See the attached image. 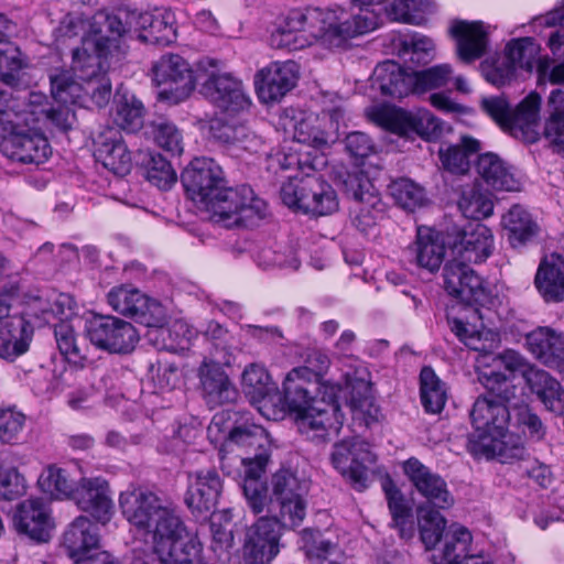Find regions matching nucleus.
I'll return each instance as SVG.
<instances>
[{"mask_svg": "<svg viewBox=\"0 0 564 564\" xmlns=\"http://www.w3.org/2000/svg\"><path fill=\"white\" fill-rule=\"evenodd\" d=\"M133 19L135 13L122 8L97 11L82 46L73 50L72 68L78 80L68 70L51 75L52 98L82 107L88 101L98 108L105 107L111 97L108 58L120 51L121 40L130 32Z\"/></svg>", "mask_w": 564, "mask_h": 564, "instance_id": "f257e3e1", "label": "nucleus"}, {"mask_svg": "<svg viewBox=\"0 0 564 564\" xmlns=\"http://www.w3.org/2000/svg\"><path fill=\"white\" fill-rule=\"evenodd\" d=\"M121 513L131 528L151 536V549H134L130 564H207L203 546L175 508L155 492L137 488L119 496Z\"/></svg>", "mask_w": 564, "mask_h": 564, "instance_id": "f03ea898", "label": "nucleus"}, {"mask_svg": "<svg viewBox=\"0 0 564 564\" xmlns=\"http://www.w3.org/2000/svg\"><path fill=\"white\" fill-rule=\"evenodd\" d=\"M329 365L328 356L314 349L307 354L304 366L288 372L282 384L284 410L302 432H312V438L322 442L327 440L329 432H337L343 424L339 403L336 400L316 399L308 389L310 384H321Z\"/></svg>", "mask_w": 564, "mask_h": 564, "instance_id": "7ed1b4c3", "label": "nucleus"}, {"mask_svg": "<svg viewBox=\"0 0 564 564\" xmlns=\"http://www.w3.org/2000/svg\"><path fill=\"white\" fill-rule=\"evenodd\" d=\"M509 401L478 395L469 412L474 431L467 436V452L475 458L498 459L512 464L524 459L527 449L522 438L509 432L513 422Z\"/></svg>", "mask_w": 564, "mask_h": 564, "instance_id": "20e7f679", "label": "nucleus"}, {"mask_svg": "<svg viewBox=\"0 0 564 564\" xmlns=\"http://www.w3.org/2000/svg\"><path fill=\"white\" fill-rule=\"evenodd\" d=\"M326 164L324 155L306 152L296 156L302 176L289 177L280 189L282 203L293 210L314 217L330 215L338 209L337 193L317 171Z\"/></svg>", "mask_w": 564, "mask_h": 564, "instance_id": "39448f33", "label": "nucleus"}, {"mask_svg": "<svg viewBox=\"0 0 564 564\" xmlns=\"http://www.w3.org/2000/svg\"><path fill=\"white\" fill-rule=\"evenodd\" d=\"M23 104L12 98V94L0 90V123L4 124V134L0 143L1 152L12 161L23 164H42L47 161L52 149L47 138L39 131L21 128Z\"/></svg>", "mask_w": 564, "mask_h": 564, "instance_id": "423d86ee", "label": "nucleus"}, {"mask_svg": "<svg viewBox=\"0 0 564 564\" xmlns=\"http://www.w3.org/2000/svg\"><path fill=\"white\" fill-rule=\"evenodd\" d=\"M216 223L226 228L257 226L267 217L268 204L250 185L228 187L224 184L205 204Z\"/></svg>", "mask_w": 564, "mask_h": 564, "instance_id": "0eeeda50", "label": "nucleus"}, {"mask_svg": "<svg viewBox=\"0 0 564 564\" xmlns=\"http://www.w3.org/2000/svg\"><path fill=\"white\" fill-rule=\"evenodd\" d=\"M480 107L505 133L528 144L539 141L540 134L536 128L541 97L536 91L528 94L516 108H512L503 96L484 98Z\"/></svg>", "mask_w": 564, "mask_h": 564, "instance_id": "6e6552de", "label": "nucleus"}, {"mask_svg": "<svg viewBox=\"0 0 564 564\" xmlns=\"http://www.w3.org/2000/svg\"><path fill=\"white\" fill-rule=\"evenodd\" d=\"M224 66L223 61L208 56L197 62L198 69L207 76L202 84V94L220 115L232 118L242 116L249 111L251 99L239 78L231 73L220 72Z\"/></svg>", "mask_w": 564, "mask_h": 564, "instance_id": "1a4fd4ad", "label": "nucleus"}, {"mask_svg": "<svg viewBox=\"0 0 564 564\" xmlns=\"http://www.w3.org/2000/svg\"><path fill=\"white\" fill-rule=\"evenodd\" d=\"M272 495L268 512L279 516L289 528H297L306 516L308 486L305 479L288 468H280L271 478Z\"/></svg>", "mask_w": 564, "mask_h": 564, "instance_id": "9d476101", "label": "nucleus"}, {"mask_svg": "<svg viewBox=\"0 0 564 564\" xmlns=\"http://www.w3.org/2000/svg\"><path fill=\"white\" fill-rule=\"evenodd\" d=\"M442 276L445 292L476 312L495 304L488 283L469 264L452 259L445 263Z\"/></svg>", "mask_w": 564, "mask_h": 564, "instance_id": "9b49d317", "label": "nucleus"}, {"mask_svg": "<svg viewBox=\"0 0 564 564\" xmlns=\"http://www.w3.org/2000/svg\"><path fill=\"white\" fill-rule=\"evenodd\" d=\"M153 83L159 88V99L180 104L191 96L196 87V77L188 62L174 53L163 54L152 66Z\"/></svg>", "mask_w": 564, "mask_h": 564, "instance_id": "f8f14e48", "label": "nucleus"}, {"mask_svg": "<svg viewBox=\"0 0 564 564\" xmlns=\"http://www.w3.org/2000/svg\"><path fill=\"white\" fill-rule=\"evenodd\" d=\"M86 337L96 348L128 355L139 343V333L129 322L112 315L94 314L85 323Z\"/></svg>", "mask_w": 564, "mask_h": 564, "instance_id": "ddd939ff", "label": "nucleus"}, {"mask_svg": "<svg viewBox=\"0 0 564 564\" xmlns=\"http://www.w3.org/2000/svg\"><path fill=\"white\" fill-rule=\"evenodd\" d=\"M283 529H290L281 517L269 513L247 528L242 545L246 564H270L280 552Z\"/></svg>", "mask_w": 564, "mask_h": 564, "instance_id": "4468645a", "label": "nucleus"}, {"mask_svg": "<svg viewBox=\"0 0 564 564\" xmlns=\"http://www.w3.org/2000/svg\"><path fill=\"white\" fill-rule=\"evenodd\" d=\"M330 460L333 467L356 491L362 492L369 487L367 464L375 463L376 456L367 442L343 440L336 443Z\"/></svg>", "mask_w": 564, "mask_h": 564, "instance_id": "2eb2a0df", "label": "nucleus"}, {"mask_svg": "<svg viewBox=\"0 0 564 564\" xmlns=\"http://www.w3.org/2000/svg\"><path fill=\"white\" fill-rule=\"evenodd\" d=\"M181 182L187 197L205 204L226 184L223 169L212 158H195L181 173Z\"/></svg>", "mask_w": 564, "mask_h": 564, "instance_id": "dca6fc26", "label": "nucleus"}, {"mask_svg": "<svg viewBox=\"0 0 564 564\" xmlns=\"http://www.w3.org/2000/svg\"><path fill=\"white\" fill-rule=\"evenodd\" d=\"M97 523L106 525L113 516V501L109 482L101 476L82 477L70 499Z\"/></svg>", "mask_w": 564, "mask_h": 564, "instance_id": "f3484780", "label": "nucleus"}, {"mask_svg": "<svg viewBox=\"0 0 564 564\" xmlns=\"http://www.w3.org/2000/svg\"><path fill=\"white\" fill-rule=\"evenodd\" d=\"M224 484L215 468L200 469L189 476L185 503L196 518L207 519L215 513Z\"/></svg>", "mask_w": 564, "mask_h": 564, "instance_id": "a211bd4d", "label": "nucleus"}, {"mask_svg": "<svg viewBox=\"0 0 564 564\" xmlns=\"http://www.w3.org/2000/svg\"><path fill=\"white\" fill-rule=\"evenodd\" d=\"M403 473L417 494L423 497L429 507L448 509L454 503V498L448 490L446 480L419 458L410 457L403 463Z\"/></svg>", "mask_w": 564, "mask_h": 564, "instance_id": "6ab92c4d", "label": "nucleus"}, {"mask_svg": "<svg viewBox=\"0 0 564 564\" xmlns=\"http://www.w3.org/2000/svg\"><path fill=\"white\" fill-rule=\"evenodd\" d=\"M346 194L359 206L351 217L354 226L364 234L373 228L384 215V205L378 194L369 192V180L362 174H348L344 181Z\"/></svg>", "mask_w": 564, "mask_h": 564, "instance_id": "aec40b11", "label": "nucleus"}, {"mask_svg": "<svg viewBox=\"0 0 564 564\" xmlns=\"http://www.w3.org/2000/svg\"><path fill=\"white\" fill-rule=\"evenodd\" d=\"M97 522L86 516L75 518L63 534V545L74 564H99L101 557H94L93 551L100 546V534Z\"/></svg>", "mask_w": 564, "mask_h": 564, "instance_id": "412c9836", "label": "nucleus"}, {"mask_svg": "<svg viewBox=\"0 0 564 564\" xmlns=\"http://www.w3.org/2000/svg\"><path fill=\"white\" fill-rule=\"evenodd\" d=\"M299 69L294 61L273 62L260 69L254 78L259 99L264 104L280 101L296 86Z\"/></svg>", "mask_w": 564, "mask_h": 564, "instance_id": "4be33fe9", "label": "nucleus"}, {"mask_svg": "<svg viewBox=\"0 0 564 564\" xmlns=\"http://www.w3.org/2000/svg\"><path fill=\"white\" fill-rule=\"evenodd\" d=\"M107 302L118 314L144 326H156L159 322L154 312L160 310V304L130 285L113 286L107 294Z\"/></svg>", "mask_w": 564, "mask_h": 564, "instance_id": "5701e85b", "label": "nucleus"}, {"mask_svg": "<svg viewBox=\"0 0 564 564\" xmlns=\"http://www.w3.org/2000/svg\"><path fill=\"white\" fill-rule=\"evenodd\" d=\"M94 155L105 169L118 176H126L132 169V153L119 130L107 128L94 141Z\"/></svg>", "mask_w": 564, "mask_h": 564, "instance_id": "b1692460", "label": "nucleus"}, {"mask_svg": "<svg viewBox=\"0 0 564 564\" xmlns=\"http://www.w3.org/2000/svg\"><path fill=\"white\" fill-rule=\"evenodd\" d=\"M13 524L20 534L36 542H46L54 528L47 505L42 498H30L20 502L13 514Z\"/></svg>", "mask_w": 564, "mask_h": 564, "instance_id": "393cba45", "label": "nucleus"}, {"mask_svg": "<svg viewBox=\"0 0 564 564\" xmlns=\"http://www.w3.org/2000/svg\"><path fill=\"white\" fill-rule=\"evenodd\" d=\"M525 347L544 366L564 372V334L539 326L525 335Z\"/></svg>", "mask_w": 564, "mask_h": 564, "instance_id": "a878e982", "label": "nucleus"}, {"mask_svg": "<svg viewBox=\"0 0 564 564\" xmlns=\"http://www.w3.org/2000/svg\"><path fill=\"white\" fill-rule=\"evenodd\" d=\"M365 32L366 29L360 23V17L341 7L327 9L322 18L321 37L332 47H341L348 40Z\"/></svg>", "mask_w": 564, "mask_h": 564, "instance_id": "bb28decb", "label": "nucleus"}, {"mask_svg": "<svg viewBox=\"0 0 564 564\" xmlns=\"http://www.w3.org/2000/svg\"><path fill=\"white\" fill-rule=\"evenodd\" d=\"M203 398L209 409L234 403L239 392L223 367L215 361H204L199 368Z\"/></svg>", "mask_w": 564, "mask_h": 564, "instance_id": "cd10ccee", "label": "nucleus"}, {"mask_svg": "<svg viewBox=\"0 0 564 564\" xmlns=\"http://www.w3.org/2000/svg\"><path fill=\"white\" fill-rule=\"evenodd\" d=\"M494 237L490 229L482 225H469L464 227L458 235V241L454 243V259L467 264L485 262L492 253Z\"/></svg>", "mask_w": 564, "mask_h": 564, "instance_id": "c85d7f7f", "label": "nucleus"}, {"mask_svg": "<svg viewBox=\"0 0 564 564\" xmlns=\"http://www.w3.org/2000/svg\"><path fill=\"white\" fill-rule=\"evenodd\" d=\"M457 44V55L466 64L481 58L488 47V33L481 21L457 20L451 26Z\"/></svg>", "mask_w": 564, "mask_h": 564, "instance_id": "c756f323", "label": "nucleus"}, {"mask_svg": "<svg viewBox=\"0 0 564 564\" xmlns=\"http://www.w3.org/2000/svg\"><path fill=\"white\" fill-rule=\"evenodd\" d=\"M33 326L23 315L0 319V357L8 360L24 355L33 338Z\"/></svg>", "mask_w": 564, "mask_h": 564, "instance_id": "7c9ffc66", "label": "nucleus"}, {"mask_svg": "<svg viewBox=\"0 0 564 564\" xmlns=\"http://www.w3.org/2000/svg\"><path fill=\"white\" fill-rule=\"evenodd\" d=\"M534 286L546 303L564 300V257L557 252L544 256L534 276Z\"/></svg>", "mask_w": 564, "mask_h": 564, "instance_id": "2f4dec72", "label": "nucleus"}, {"mask_svg": "<svg viewBox=\"0 0 564 564\" xmlns=\"http://www.w3.org/2000/svg\"><path fill=\"white\" fill-rule=\"evenodd\" d=\"M269 457L265 454L242 459L243 478L241 489L247 503L254 514H259L267 506L268 485L263 479Z\"/></svg>", "mask_w": 564, "mask_h": 564, "instance_id": "473e14b6", "label": "nucleus"}, {"mask_svg": "<svg viewBox=\"0 0 564 564\" xmlns=\"http://www.w3.org/2000/svg\"><path fill=\"white\" fill-rule=\"evenodd\" d=\"M381 489L391 516V527L399 531L402 539L411 538L413 531L412 505L389 474L381 479Z\"/></svg>", "mask_w": 564, "mask_h": 564, "instance_id": "72a5a7b5", "label": "nucleus"}, {"mask_svg": "<svg viewBox=\"0 0 564 564\" xmlns=\"http://www.w3.org/2000/svg\"><path fill=\"white\" fill-rule=\"evenodd\" d=\"M409 251L419 268L435 273L444 261L446 247L437 231L419 227L415 241L409 247Z\"/></svg>", "mask_w": 564, "mask_h": 564, "instance_id": "f704fd0d", "label": "nucleus"}, {"mask_svg": "<svg viewBox=\"0 0 564 564\" xmlns=\"http://www.w3.org/2000/svg\"><path fill=\"white\" fill-rule=\"evenodd\" d=\"M523 379L549 411L564 414V390L554 377L533 365L524 372Z\"/></svg>", "mask_w": 564, "mask_h": 564, "instance_id": "c9c22d12", "label": "nucleus"}, {"mask_svg": "<svg viewBox=\"0 0 564 564\" xmlns=\"http://www.w3.org/2000/svg\"><path fill=\"white\" fill-rule=\"evenodd\" d=\"M410 72L398 62L384 61L379 63L371 75V86L382 96L403 98L410 95Z\"/></svg>", "mask_w": 564, "mask_h": 564, "instance_id": "e433bc0d", "label": "nucleus"}, {"mask_svg": "<svg viewBox=\"0 0 564 564\" xmlns=\"http://www.w3.org/2000/svg\"><path fill=\"white\" fill-rule=\"evenodd\" d=\"M138 25L141 29L139 39L142 42L158 46H167L176 41V22L174 13L171 11L158 14L140 13L138 15Z\"/></svg>", "mask_w": 564, "mask_h": 564, "instance_id": "4c0bfd02", "label": "nucleus"}, {"mask_svg": "<svg viewBox=\"0 0 564 564\" xmlns=\"http://www.w3.org/2000/svg\"><path fill=\"white\" fill-rule=\"evenodd\" d=\"M14 28L15 24L0 13V82L10 88L19 85V72L23 67L19 48L10 41Z\"/></svg>", "mask_w": 564, "mask_h": 564, "instance_id": "58836bf2", "label": "nucleus"}, {"mask_svg": "<svg viewBox=\"0 0 564 564\" xmlns=\"http://www.w3.org/2000/svg\"><path fill=\"white\" fill-rule=\"evenodd\" d=\"M475 170L481 180L497 191H516L519 183L508 165L497 153H478Z\"/></svg>", "mask_w": 564, "mask_h": 564, "instance_id": "ea45409f", "label": "nucleus"}, {"mask_svg": "<svg viewBox=\"0 0 564 564\" xmlns=\"http://www.w3.org/2000/svg\"><path fill=\"white\" fill-rule=\"evenodd\" d=\"M501 225L513 249H520L531 242L539 234L540 227L531 214L520 205H513L502 216Z\"/></svg>", "mask_w": 564, "mask_h": 564, "instance_id": "a19ab883", "label": "nucleus"}, {"mask_svg": "<svg viewBox=\"0 0 564 564\" xmlns=\"http://www.w3.org/2000/svg\"><path fill=\"white\" fill-rule=\"evenodd\" d=\"M481 150V142L469 134H463L459 142L441 148L438 159L443 169L453 175H466L470 170L471 158Z\"/></svg>", "mask_w": 564, "mask_h": 564, "instance_id": "79ce46f5", "label": "nucleus"}, {"mask_svg": "<svg viewBox=\"0 0 564 564\" xmlns=\"http://www.w3.org/2000/svg\"><path fill=\"white\" fill-rule=\"evenodd\" d=\"M540 46L531 36L512 39L506 45L505 55L508 62H512L514 70L517 67L532 72L536 65L540 75L546 74L550 68L547 56L538 58Z\"/></svg>", "mask_w": 564, "mask_h": 564, "instance_id": "37998d69", "label": "nucleus"}, {"mask_svg": "<svg viewBox=\"0 0 564 564\" xmlns=\"http://www.w3.org/2000/svg\"><path fill=\"white\" fill-rule=\"evenodd\" d=\"M547 112L543 137L552 152L564 158V90L551 91L547 99Z\"/></svg>", "mask_w": 564, "mask_h": 564, "instance_id": "c03bdc74", "label": "nucleus"}, {"mask_svg": "<svg viewBox=\"0 0 564 564\" xmlns=\"http://www.w3.org/2000/svg\"><path fill=\"white\" fill-rule=\"evenodd\" d=\"M420 400L427 414H440L447 401L445 383L431 366H424L420 371Z\"/></svg>", "mask_w": 564, "mask_h": 564, "instance_id": "a18cd8bd", "label": "nucleus"}, {"mask_svg": "<svg viewBox=\"0 0 564 564\" xmlns=\"http://www.w3.org/2000/svg\"><path fill=\"white\" fill-rule=\"evenodd\" d=\"M444 544L438 555H434L436 564H463L470 554L473 535L465 527H451L444 534Z\"/></svg>", "mask_w": 564, "mask_h": 564, "instance_id": "49530a36", "label": "nucleus"}, {"mask_svg": "<svg viewBox=\"0 0 564 564\" xmlns=\"http://www.w3.org/2000/svg\"><path fill=\"white\" fill-rule=\"evenodd\" d=\"M209 133L215 140L221 143L248 149L246 141L250 132L242 122L241 116L232 118L217 112V115L209 120Z\"/></svg>", "mask_w": 564, "mask_h": 564, "instance_id": "de8ad7c7", "label": "nucleus"}, {"mask_svg": "<svg viewBox=\"0 0 564 564\" xmlns=\"http://www.w3.org/2000/svg\"><path fill=\"white\" fill-rule=\"evenodd\" d=\"M349 405L355 420L364 422L366 427L378 423L381 417V409L371 394V386L359 381L351 387Z\"/></svg>", "mask_w": 564, "mask_h": 564, "instance_id": "09e8293b", "label": "nucleus"}, {"mask_svg": "<svg viewBox=\"0 0 564 564\" xmlns=\"http://www.w3.org/2000/svg\"><path fill=\"white\" fill-rule=\"evenodd\" d=\"M413 118V112L390 105H382L371 113V119L376 124L401 137L412 133Z\"/></svg>", "mask_w": 564, "mask_h": 564, "instance_id": "8fccbe9b", "label": "nucleus"}, {"mask_svg": "<svg viewBox=\"0 0 564 564\" xmlns=\"http://www.w3.org/2000/svg\"><path fill=\"white\" fill-rule=\"evenodd\" d=\"M242 388L252 403H261L276 391L268 370L258 364H251L242 373Z\"/></svg>", "mask_w": 564, "mask_h": 564, "instance_id": "3c124183", "label": "nucleus"}, {"mask_svg": "<svg viewBox=\"0 0 564 564\" xmlns=\"http://www.w3.org/2000/svg\"><path fill=\"white\" fill-rule=\"evenodd\" d=\"M144 106L133 95H122L115 100L113 121L121 129L134 133L143 127Z\"/></svg>", "mask_w": 564, "mask_h": 564, "instance_id": "603ef678", "label": "nucleus"}, {"mask_svg": "<svg viewBox=\"0 0 564 564\" xmlns=\"http://www.w3.org/2000/svg\"><path fill=\"white\" fill-rule=\"evenodd\" d=\"M388 188L395 205L404 210L415 212L427 202L424 187L409 177L392 181Z\"/></svg>", "mask_w": 564, "mask_h": 564, "instance_id": "864d4df0", "label": "nucleus"}, {"mask_svg": "<svg viewBox=\"0 0 564 564\" xmlns=\"http://www.w3.org/2000/svg\"><path fill=\"white\" fill-rule=\"evenodd\" d=\"M429 7V0H393L386 7L384 12L392 22L423 25Z\"/></svg>", "mask_w": 564, "mask_h": 564, "instance_id": "5fc2aeb1", "label": "nucleus"}, {"mask_svg": "<svg viewBox=\"0 0 564 564\" xmlns=\"http://www.w3.org/2000/svg\"><path fill=\"white\" fill-rule=\"evenodd\" d=\"M448 64L434 65L422 70L410 72V94L421 95L444 87L451 78Z\"/></svg>", "mask_w": 564, "mask_h": 564, "instance_id": "6e6d98bb", "label": "nucleus"}, {"mask_svg": "<svg viewBox=\"0 0 564 564\" xmlns=\"http://www.w3.org/2000/svg\"><path fill=\"white\" fill-rule=\"evenodd\" d=\"M37 484L52 498L70 500L77 482L69 479L65 469L50 465L40 475Z\"/></svg>", "mask_w": 564, "mask_h": 564, "instance_id": "4d7b16f0", "label": "nucleus"}, {"mask_svg": "<svg viewBox=\"0 0 564 564\" xmlns=\"http://www.w3.org/2000/svg\"><path fill=\"white\" fill-rule=\"evenodd\" d=\"M417 518L421 541L427 550H432L441 542L446 532V519L440 509L432 507H419Z\"/></svg>", "mask_w": 564, "mask_h": 564, "instance_id": "13d9d810", "label": "nucleus"}, {"mask_svg": "<svg viewBox=\"0 0 564 564\" xmlns=\"http://www.w3.org/2000/svg\"><path fill=\"white\" fill-rule=\"evenodd\" d=\"M147 181L161 191H169L177 182L176 171L161 153H149L144 163Z\"/></svg>", "mask_w": 564, "mask_h": 564, "instance_id": "bf43d9fd", "label": "nucleus"}, {"mask_svg": "<svg viewBox=\"0 0 564 564\" xmlns=\"http://www.w3.org/2000/svg\"><path fill=\"white\" fill-rule=\"evenodd\" d=\"M37 304L39 310L33 313V316L43 324H51L54 321H70L76 308L75 300L66 293H59L53 302L39 300Z\"/></svg>", "mask_w": 564, "mask_h": 564, "instance_id": "052dcab7", "label": "nucleus"}, {"mask_svg": "<svg viewBox=\"0 0 564 564\" xmlns=\"http://www.w3.org/2000/svg\"><path fill=\"white\" fill-rule=\"evenodd\" d=\"M458 208L466 218L482 220L494 213V202L478 188L463 191L458 200Z\"/></svg>", "mask_w": 564, "mask_h": 564, "instance_id": "680f3d73", "label": "nucleus"}, {"mask_svg": "<svg viewBox=\"0 0 564 564\" xmlns=\"http://www.w3.org/2000/svg\"><path fill=\"white\" fill-rule=\"evenodd\" d=\"M54 337L61 355L69 362L84 365L86 357L77 345V336L70 321L54 323Z\"/></svg>", "mask_w": 564, "mask_h": 564, "instance_id": "e2e57ef3", "label": "nucleus"}, {"mask_svg": "<svg viewBox=\"0 0 564 564\" xmlns=\"http://www.w3.org/2000/svg\"><path fill=\"white\" fill-rule=\"evenodd\" d=\"M154 141L162 150L171 156H178L183 153V134L171 121L162 120L153 124Z\"/></svg>", "mask_w": 564, "mask_h": 564, "instance_id": "0e129e2a", "label": "nucleus"}, {"mask_svg": "<svg viewBox=\"0 0 564 564\" xmlns=\"http://www.w3.org/2000/svg\"><path fill=\"white\" fill-rule=\"evenodd\" d=\"M302 540L306 556L310 560L321 561V564L330 561L329 556L338 550L337 543L323 539L319 530L304 529L302 531Z\"/></svg>", "mask_w": 564, "mask_h": 564, "instance_id": "69168bd1", "label": "nucleus"}, {"mask_svg": "<svg viewBox=\"0 0 564 564\" xmlns=\"http://www.w3.org/2000/svg\"><path fill=\"white\" fill-rule=\"evenodd\" d=\"M294 138L299 143L308 144L317 150L328 148L336 141L337 135L314 126L310 119H303L295 126Z\"/></svg>", "mask_w": 564, "mask_h": 564, "instance_id": "338daca9", "label": "nucleus"}, {"mask_svg": "<svg viewBox=\"0 0 564 564\" xmlns=\"http://www.w3.org/2000/svg\"><path fill=\"white\" fill-rule=\"evenodd\" d=\"M345 150L357 166H362L365 160L376 153V144L371 137L361 131L349 132L345 140Z\"/></svg>", "mask_w": 564, "mask_h": 564, "instance_id": "774afa93", "label": "nucleus"}]
</instances>
